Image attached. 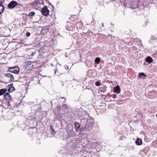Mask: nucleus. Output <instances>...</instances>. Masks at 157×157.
Returning a JSON list of instances; mask_svg holds the SVG:
<instances>
[{"label": "nucleus", "instance_id": "39448f33", "mask_svg": "<svg viewBox=\"0 0 157 157\" xmlns=\"http://www.w3.org/2000/svg\"><path fill=\"white\" fill-rule=\"evenodd\" d=\"M41 12L45 16H48L49 14V10H48L47 7L45 6L42 9Z\"/></svg>", "mask_w": 157, "mask_h": 157}, {"label": "nucleus", "instance_id": "1a4fd4ad", "mask_svg": "<svg viewBox=\"0 0 157 157\" xmlns=\"http://www.w3.org/2000/svg\"><path fill=\"white\" fill-rule=\"evenodd\" d=\"M12 85V84H10L8 85L9 89H8V91L10 93L12 92L15 89Z\"/></svg>", "mask_w": 157, "mask_h": 157}, {"label": "nucleus", "instance_id": "412c9836", "mask_svg": "<svg viewBox=\"0 0 157 157\" xmlns=\"http://www.w3.org/2000/svg\"><path fill=\"white\" fill-rule=\"evenodd\" d=\"M100 61V58L98 57L96 58L94 60V61L97 63H99Z\"/></svg>", "mask_w": 157, "mask_h": 157}, {"label": "nucleus", "instance_id": "f257e3e1", "mask_svg": "<svg viewBox=\"0 0 157 157\" xmlns=\"http://www.w3.org/2000/svg\"><path fill=\"white\" fill-rule=\"evenodd\" d=\"M72 128L73 126L71 125H67L66 128V130L68 133V138L74 136H75V132L72 130Z\"/></svg>", "mask_w": 157, "mask_h": 157}, {"label": "nucleus", "instance_id": "ddd939ff", "mask_svg": "<svg viewBox=\"0 0 157 157\" xmlns=\"http://www.w3.org/2000/svg\"><path fill=\"white\" fill-rule=\"evenodd\" d=\"M90 124H87L86 125L85 127L86 128V131H89L91 130L92 126Z\"/></svg>", "mask_w": 157, "mask_h": 157}, {"label": "nucleus", "instance_id": "0eeeda50", "mask_svg": "<svg viewBox=\"0 0 157 157\" xmlns=\"http://www.w3.org/2000/svg\"><path fill=\"white\" fill-rule=\"evenodd\" d=\"M74 125L76 132H80L81 128L79 124L77 122H75L74 123Z\"/></svg>", "mask_w": 157, "mask_h": 157}, {"label": "nucleus", "instance_id": "a211bd4d", "mask_svg": "<svg viewBox=\"0 0 157 157\" xmlns=\"http://www.w3.org/2000/svg\"><path fill=\"white\" fill-rule=\"evenodd\" d=\"M136 140H137L136 141V144L137 145H141L142 144V140L139 138H137Z\"/></svg>", "mask_w": 157, "mask_h": 157}, {"label": "nucleus", "instance_id": "7c9ffc66", "mask_svg": "<svg viewBox=\"0 0 157 157\" xmlns=\"http://www.w3.org/2000/svg\"><path fill=\"white\" fill-rule=\"evenodd\" d=\"M155 116L157 117V113L156 114Z\"/></svg>", "mask_w": 157, "mask_h": 157}, {"label": "nucleus", "instance_id": "9d476101", "mask_svg": "<svg viewBox=\"0 0 157 157\" xmlns=\"http://www.w3.org/2000/svg\"><path fill=\"white\" fill-rule=\"evenodd\" d=\"M49 31L48 28H44L42 30L40 33L42 35H44L48 32Z\"/></svg>", "mask_w": 157, "mask_h": 157}, {"label": "nucleus", "instance_id": "b1692460", "mask_svg": "<svg viewBox=\"0 0 157 157\" xmlns=\"http://www.w3.org/2000/svg\"><path fill=\"white\" fill-rule=\"evenodd\" d=\"M10 79L9 80L11 81H13L14 80V78L13 76V75H12V77H10Z\"/></svg>", "mask_w": 157, "mask_h": 157}, {"label": "nucleus", "instance_id": "a878e982", "mask_svg": "<svg viewBox=\"0 0 157 157\" xmlns=\"http://www.w3.org/2000/svg\"><path fill=\"white\" fill-rule=\"evenodd\" d=\"M65 68L67 69V70L68 69V67L67 65H65L64 66Z\"/></svg>", "mask_w": 157, "mask_h": 157}, {"label": "nucleus", "instance_id": "4468645a", "mask_svg": "<svg viewBox=\"0 0 157 157\" xmlns=\"http://www.w3.org/2000/svg\"><path fill=\"white\" fill-rule=\"evenodd\" d=\"M7 90L5 89H2L0 90V95L1 96L5 94L6 93Z\"/></svg>", "mask_w": 157, "mask_h": 157}, {"label": "nucleus", "instance_id": "2eb2a0df", "mask_svg": "<svg viewBox=\"0 0 157 157\" xmlns=\"http://www.w3.org/2000/svg\"><path fill=\"white\" fill-rule=\"evenodd\" d=\"M139 77L142 79H145L146 75L143 73H140L138 75Z\"/></svg>", "mask_w": 157, "mask_h": 157}, {"label": "nucleus", "instance_id": "423d86ee", "mask_svg": "<svg viewBox=\"0 0 157 157\" xmlns=\"http://www.w3.org/2000/svg\"><path fill=\"white\" fill-rule=\"evenodd\" d=\"M25 64V68L27 70H30L33 67V66L32 64V63L30 61H26Z\"/></svg>", "mask_w": 157, "mask_h": 157}, {"label": "nucleus", "instance_id": "5701e85b", "mask_svg": "<svg viewBox=\"0 0 157 157\" xmlns=\"http://www.w3.org/2000/svg\"><path fill=\"white\" fill-rule=\"evenodd\" d=\"M100 82H95V85L97 86H99L100 85Z\"/></svg>", "mask_w": 157, "mask_h": 157}, {"label": "nucleus", "instance_id": "6e6552de", "mask_svg": "<svg viewBox=\"0 0 157 157\" xmlns=\"http://www.w3.org/2000/svg\"><path fill=\"white\" fill-rule=\"evenodd\" d=\"M113 92L117 94H118L120 92V88L118 86L114 87L113 89Z\"/></svg>", "mask_w": 157, "mask_h": 157}, {"label": "nucleus", "instance_id": "f3484780", "mask_svg": "<svg viewBox=\"0 0 157 157\" xmlns=\"http://www.w3.org/2000/svg\"><path fill=\"white\" fill-rule=\"evenodd\" d=\"M4 6L0 4V14L2 13L4 11Z\"/></svg>", "mask_w": 157, "mask_h": 157}, {"label": "nucleus", "instance_id": "aec40b11", "mask_svg": "<svg viewBox=\"0 0 157 157\" xmlns=\"http://www.w3.org/2000/svg\"><path fill=\"white\" fill-rule=\"evenodd\" d=\"M35 14V13L34 12H31L29 13V17L31 19H32L33 18V16H34Z\"/></svg>", "mask_w": 157, "mask_h": 157}, {"label": "nucleus", "instance_id": "dca6fc26", "mask_svg": "<svg viewBox=\"0 0 157 157\" xmlns=\"http://www.w3.org/2000/svg\"><path fill=\"white\" fill-rule=\"evenodd\" d=\"M146 62L149 63H151L153 61L152 59L149 56H148L146 58Z\"/></svg>", "mask_w": 157, "mask_h": 157}, {"label": "nucleus", "instance_id": "393cba45", "mask_svg": "<svg viewBox=\"0 0 157 157\" xmlns=\"http://www.w3.org/2000/svg\"><path fill=\"white\" fill-rule=\"evenodd\" d=\"M26 36L28 37L30 35V33L29 32H27L26 34Z\"/></svg>", "mask_w": 157, "mask_h": 157}, {"label": "nucleus", "instance_id": "f03ea898", "mask_svg": "<svg viewBox=\"0 0 157 157\" xmlns=\"http://www.w3.org/2000/svg\"><path fill=\"white\" fill-rule=\"evenodd\" d=\"M43 3L42 0H37L33 2L32 3V6L34 8L38 9L40 8V5Z\"/></svg>", "mask_w": 157, "mask_h": 157}, {"label": "nucleus", "instance_id": "9b49d317", "mask_svg": "<svg viewBox=\"0 0 157 157\" xmlns=\"http://www.w3.org/2000/svg\"><path fill=\"white\" fill-rule=\"evenodd\" d=\"M4 98L6 100H9L11 98V96L10 94L8 93H6L4 94Z\"/></svg>", "mask_w": 157, "mask_h": 157}, {"label": "nucleus", "instance_id": "2f4dec72", "mask_svg": "<svg viewBox=\"0 0 157 157\" xmlns=\"http://www.w3.org/2000/svg\"><path fill=\"white\" fill-rule=\"evenodd\" d=\"M102 26H103V23H102Z\"/></svg>", "mask_w": 157, "mask_h": 157}, {"label": "nucleus", "instance_id": "4be33fe9", "mask_svg": "<svg viewBox=\"0 0 157 157\" xmlns=\"http://www.w3.org/2000/svg\"><path fill=\"white\" fill-rule=\"evenodd\" d=\"M6 76L8 78H10V77H12V75L10 73H7L6 74Z\"/></svg>", "mask_w": 157, "mask_h": 157}, {"label": "nucleus", "instance_id": "cd10ccee", "mask_svg": "<svg viewBox=\"0 0 157 157\" xmlns=\"http://www.w3.org/2000/svg\"><path fill=\"white\" fill-rule=\"evenodd\" d=\"M52 133H54L55 132V131H54V129L53 128L52 129Z\"/></svg>", "mask_w": 157, "mask_h": 157}, {"label": "nucleus", "instance_id": "bb28decb", "mask_svg": "<svg viewBox=\"0 0 157 157\" xmlns=\"http://www.w3.org/2000/svg\"><path fill=\"white\" fill-rule=\"evenodd\" d=\"M7 105H8V106H10V102L9 101H8L7 102Z\"/></svg>", "mask_w": 157, "mask_h": 157}, {"label": "nucleus", "instance_id": "7ed1b4c3", "mask_svg": "<svg viewBox=\"0 0 157 157\" xmlns=\"http://www.w3.org/2000/svg\"><path fill=\"white\" fill-rule=\"evenodd\" d=\"M21 6V4L14 1H12L8 5L9 9H12L16 7L17 6Z\"/></svg>", "mask_w": 157, "mask_h": 157}, {"label": "nucleus", "instance_id": "c756f323", "mask_svg": "<svg viewBox=\"0 0 157 157\" xmlns=\"http://www.w3.org/2000/svg\"><path fill=\"white\" fill-rule=\"evenodd\" d=\"M60 98H62V99L64 98L65 99V101L66 100V99H65V98H64V97H61Z\"/></svg>", "mask_w": 157, "mask_h": 157}, {"label": "nucleus", "instance_id": "6ab92c4d", "mask_svg": "<svg viewBox=\"0 0 157 157\" xmlns=\"http://www.w3.org/2000/svg\"><path fill=\"white\" fill-rule=\"evenodd\" d=\"M99 89L100 91L104 93L106 91V87L105 86H103L101 87V88H100Z\"/></svg>", "mask_w": 157, "mask_h": 157}, {"label": "nucleus", "instance_id": "20e7f679", "mask_svg": "<svg viewBox=\"0 0 157 157\" xmlns=\"http://www.w3.org/2000/svg\"><path fill=\"white\" fill-rule=\"evenodd\" d=\"M8 71L16 74H17L19 72V68L17 66L13 67H9L8 68Z\"/></svg>", "mask_w": 157, "mask_h": 157}, {"label": "nucleus", "instance_id": "c85d7f7f", "mask_svg": "<svg viewBox=\"0 0 157 157\" xmlns=\"http://www.w3.org/2000/svg\"><path fill=\"white\" fill-rule=\"evenodd\" d=\"M57 71V69H56L55 70V74H56V72Z\"/></svg>", "mask_w": 157, "mask_h": 157}, {"label": "nucleus", "instance_id": "f8f14e48", "mask_svg": "<svg viewBox=\"0 0 157 157\" xmlns=\"http://www.w3.org/2000/svg\"><path fill=\"white\" fill-rule=\"evenodd\" d=\"M60 108L61 109H62L64 112H65L68 109V107L65 104L63 105L60 107Z\"/></svg>", "mask_w": 157, "mask_h": 157}]
</instances>
